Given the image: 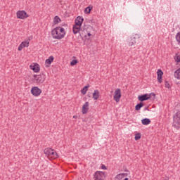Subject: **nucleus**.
I'll return each mask as SVG.
<instances>
[{
	"mask_svg": "<svg viewBox=\"0 0 180 180\" xmlns=\"http://www.w3.org/2000/svg\"><path fill=\"white\" fill-rule=\"evenodd\" d=\"M140 37H141V35L140 34H135L132 35L131 39L128 41L129 46H134Z\"/></svg>",
	"mask_w": 180,
	"mask_h": 180,
	"instance_id": "4",
	"label": "nucleus"
},
{
	"mask_svg": "<svg viewBox=\"0 0 180 180\" xmlns=\"http://www.w3.org/2000/svg\"><path fill=\"white\" fill-rule=\"evenodd\" d=\"M102 169H107L106 166L105 165H101Z\"/></svg>",
	"mask_w": 180,
	"mask_h": 180,
	"instance_id": "30",
	"label": "nucleus"
},
{
	"mask_svg": "<svg viewBox=\"0 0 180 180\" xmlns=\"http://www.w3.org/2000/svg\"><path fill=\"white\" fill-rule=\"evenodd\" d=\"M157 74H158V82H159V84H161V82H162V75H164V72H162V70L159 69L158 70Z\"/></svg>",
	"mask_w": 180,
	"mask_h": 180,
	"instance_id": "14",
	"label": "nucleus"
},
{
	"mask_svg": "<svg viewBox=\"0 0 180 180\" xmlns=\"http://www.w3.org/2000/svg\"><path fill=\"white\" fill-rule=\"evenodd\" d=\"M143 106H144V104L143 103H138L136 106H135V110H140V109H141V108H143Z\"/></svg>",
	"mask_w": 180,
	"mask_h": 180,
	"instance_id": "22",
	"label": "nucleus"
},
{
	"mask_svg": "<svg viewBox=\"0 0 180 180\" xmlns=\"http://www.w3.org/2000/svg\"><path fill=\"white\" fill-rule=\"evenodd\" d=\"M76 64H78V60H72L70 62V65H72V66L76 65Z\"/></svg>",
	"mask_w": 180,
	"mask_h": 180,
	"instance_id": "26",
	"label": "nucleus"
},
{
	"mask_svg": "<svg viewBox=\"0 0 180 180\" xmlns=\"http://www.w3.org/2000/svg\"><path fill=\"white\" fill-rule=\"evenodd\" d=\"M165 88L169 89V86H170L169 83H168V82H165Z\"/></svg>",
	"mask_w": 180,
	"mask_h": 180,
	"instance_id": "29",
	"label": "nucleus"
},
{
	"mask_svg": "<svg viewBox=\"0 0 180 180\" xmlns=\"http://www.w3.org/2000/svg\"><path fill=\"white\" fill-rule=\"evenodd\" d=\"M51 34L53 38L56 39L57 40L64 39V36H65V30L61 27H57L52 30Z\"/></svg>",
	"mask_w": 180,
	"mask_h": 180,
	"instance_id": "1",
	"label": "nucleus"
},
{
	"mask_svg": "<svg viewBox=\"0 0 180 180\" xmlns=\"http://www.w3.org/2000/svg\"><path fill=\"white\" fill-rule=\"evenodd\" d=\"M174 58H175L176 63H180V56L179 55L176 54V56Z\"/></svg>",
	"mask_w": 180,
	"mask_h": 180,
	"instance_id": "27",
	"label": "nucleus"
},
{
	"mask_svg": "<svg viewBox=\"0 0 180 180\" xmlns=\"http://www.w3.org/2000/svg\"><path fill=\"white\" fill-rule=\"evenodd\" d=\"M18 19H27L29 16L25 11H18L16 13Z\"/></svg>",
	"mask_w": 180,
	"mask_h": 180,
	"instance_id": "8",
	"label": "nucleus"
},
{
	"mask_svg": "<svg viewBox=\"0 0 180 180\" xmlns=\"http://www.w3.org/2000/svg\"><path fill=\"white\" fill-rule=\"evenodd\" d=\"M120 98H122V90L120 89H117L115 91V95H114V101L117 102H120Z\"/></svg>",
	"mask_w": 180,
	"mask_h": 180,
	"instance_id": "7",
	"label": "nucleus"
},
{
	"mask_svg": "<svg viewBox=\"0 0 180 180\" xmlns=\"http://www.w3.org/2000/svg\"><path fill=\"white\" fill-rule=\"evenodd\" d=\"M44 154H45L46 157H49L51 160H56V158H58V155L57 154V152H56L51 148H45L44 150Z\"/></svg>",
	"mask_w": 180,
	"mask_h": 180,
	"instance_id": "2",
	"label": "nucleus"
},
{
	"mask_svg": "<svg viewBox=\"0 0 180 180\" xmlns=\"http://www.w3.org/2000/svg\"><path fill=\"white\" fill-rule=\"evenodd\" d=\"M88 36H92V34L91 32L87 33Z\"/></svg>",
	"mask_w": 180,
	"mask_h": 180,
	"instance_id": "31",
	"label": "nucleus"
},
{
	"mask_svg": "<svg viewBox=\"0 0 180 180\" xmlns=\"http://www.w3.org/2000/svg\"><path fill=\"white\" fill-rule=\"evenodd\" d=\"M34 78L37 84H43V82L46 81V75H44V74L34 75Z\"/></svg>",
	"mask_w": 180,
	"mask_h": 180,
	"instance_id": "5",
	"label": "nucleus"
},
{
	"mask_svg": "<svg viewBox=\"0 0 180 180\" xmlns=\"http://www.w3.org/2000/svg\"><path fill=\"white\" fill-rule=\"evenodd\" d=\"M127 174L126 173H122L120 174H117L114 180H129V178L127 177Z\"/></svg>",
	"mask_w": 180,
	"mask_h": 180,
	"instance_id": "11",
	"label": "nucleus"
},
{
	"mask_svg": "<svg viewBox=\"0 0 180 180\" xmlns=\"http://www.w3.org/2000/svg\"><path fill=\"white\" fill-rule=\"evenodd\" d=\"M53 61H54V57L53 56H50L45 61L46 67H49L50 65H51V63H53Z\"/></svg>",
	"mask_w": 180,
	"mask_h": 180,
	"instance_id": "15",
	"label": "nucleus"
},
{
	"mask_svg": "<svg viewBox=\"0 0 180 180\" xmlns=\"http://www.w3.org/2000/svg\"><path fill=\"white\" fill-rule=\"evenodd\" d=\"M31 70H33L34 72H39L40 71V66L39 64L30 65Z\"/></svg>",
	"mask_w": 180,
	"mask_h": 180,
	"instance_id": "17",
	"label": "nucleus"
},
{
	"mask_svg": "<svg viewBox=\"0 0 180 180\" xmlns=\"http://www.w3.org/2000/svg\"><path fill=\"white\" fill-rule=\"evenodd\" d=\"M146 110H148V108H146Z\"/></svg>",
	"mask_w": 180,
	"mask_h": 180,
	"instance_id": "34",
	"label": "nucleus"
},
{
	"mask_svg": "<svg viewBox=\"0 0 180 180\" xmlns=\"http://www.w3.org/2000/svg\"><path fill=\"white\" fill-rule=\"evenodd\" d=\"M91 10H92V7L88 6L85 8L84 12L85 13H91Z\"/></svg>",
	"mask_w": 180,
	"mask_h": 180,
	"instance_id": "24",
	"label": "nucleus"
},
{
	"mask_svg": "<svg viewBox=\"0 0 180 180\" xmlns=\"http://www.w3.org/2000/svg\"><path fill=\"white\" fill-rule=\"evenodd\" d=\"M30 43V39H28L21 43L22 47H29V44Z\"/></svg>",
	"mask_w": 180,
	"mask_h": 180,
	"instance_id": "20",
	"label": "nucleus"
},
{
	"mask_svg": "<svg viewBox=\"0 0 180 180\" xmlns=\"http://www.w3.org/2000/svg\"><path fill=\"white\" fill-rule=\"evenodd\" d=\"M141 123L144 126H147V125L150 124V123H151V120L148 118H145V119L141 120Z\"/></svg>",
	"mask_w": 180,
	"mask_h": 180,
	"instance_id": "19",
	"label": "nucleus"
},
{
	"mask_svg": "<svg viewBox=\"0 0 180 180\" xmlns=\"http://www.w3.org/2000/svg\"><path fill=\"white\" fill-rule=\"evenodd\" d=\"M89 88V84H88L87 86H85L82 90H81V93L82 94V95H85L86 94V92L88 91V89Z\"/></svg>",
	"mask_w": 180,
	"mask_h": 180,
	"instance_id": "21",
	"label": "nucleus"
},
{
	"mask_svg": "<svg viewBox=\"0 0 180 180\" xmlns=\"http://www.w3.org/2000/svg\"><path fill=\"white\" fill-rule=\"evenodd\" d=\"M89 27H90L91 29H92V27H91V25H89Z\"/></svg>",
	"mask_w": 180,
	"mask_h": 180,
	"instance_id": "32",
	"label": "nucleus"
},
{
	"mask_svg": "<svg viewBox=\"0 0 180 180\" xmlns=\"http://www.w3.org/2000/svg\"><path fill=\"white\" fill-rule=\"evenodd\" d=\"M79 30H81V26H78L75 25L72 27V31L74 34H77V33H79Z\"/></svg>",
	"mask_w": 180,
	"mask_h": 180,
	"instance_id": "18",
	"label": "nucleus"
},
{
	"mask_svg": "<svg viewBox=\"0 0 180 180\" xmlns=\"http://www.w3.org/2000/svg\"><path fill=\"white\" fill-rule=\"evenodd\" d=\"M88 110H89V103L86 102L82 106V114L86 115V113H88Z\"/></svg>",
	"mask_w": 180,
	"mask_h": 180,
	"instance_id": "12",
	"label": "nucleus"
},
{
	"mask_svg": "<svg viewBox=\"0 0 180 180\" xmlns=\"http://www.w3.org/2000/svg\"><path fill=\"white\" fill-rule=\"evenodd\" d=\"M173 127L180 129V111L176 112L173 117Z\"/></svg>",
	"mask_w": 180,
	"mask_h": 180,
	"instance_id": "3",
	"label": "nucleus"
},
{
	"mask_svg": "<svg viewBox=\"0 0 180 180\" xmlns=\"http://www.w3.org/2000/svg\"><path fill=\"white\" fill-rule=\"evenodd\" d=\"M153 96H155V94H153Z\"/></svg>",
	"mask_w": 180,
	"mask_h": 180,
	"instance_id": "33",
	"label": "nucleus"
},
{
	"mask_svg": "<svg viewBox=\"0 0 180 180\" xmlns=\"http://www.w3.org/2000/svg\"><path fill=\"white\" fill-rule=\"evenodd\" d=\"M31 94L33 96H40V95H41V89L38 86H33L31 89Z\"/></svg>",
	"mask_w": 180,
	"mask_h": 180,
	"instance_id": "6",
	"label": "nucleus"
},
{
	"mask_svg": "<svg viewBox=\"0 0 180 180\" xmlns=\"http://www.w3.org/2000/svg\"><path fill=\"white\" fill-rule=\"evenodd\" d=\"M100 92L99 90L96 89L94 90V93H93V99L94 101H98V99H99V96H100Z\"/></svg>",
	"mask_w": 180,
	"mask_h": 180,
	"instance_id": "16",
	"label": "nucleus"
},
{
	"mask_svg": "<svg viewBox=\"0 0 180 180\" xmlns=\"http://www.w3.org/2000/svg\"><path fill=\"white\" fill-rule=\"evenodd\" d=\"M141 139V134L138 133L135 135V140L137 141V140H140Z\"/></svg>",
	"mask_w": 180,
	"mask_h": 180,
	"instance_id": "25",
	"label": "nucleus"
},
{
	"mask_svg": "<svg viewBox=\"0 0 180 180\" xmlns=\"http://www.w3.org/2000/svg\"><path fill=\"white\" fill-rule=\"evenodd\" d=\"M95 180H104L105 179V172H96L94 174Z\"/></svg>",
	"mask_w": 180,
	"mask_h": 180,
	"instance_id": "9",
	"label": "nucleus"
},
{
	"mask_svg": "<svg viewBox=\"0 0 180 180\" xmlns=\"http://www.w3.org/2000/svg\"><path fill=\"white\" fill-rule=\"evenodd\" d=\"M53 22L54 23L57 24V23H60V22H61V19H60V17L58 16H55V18H53Z\"/></svg>",
	"mask_w": 180,
	"mask_h": 180,
	"instance_id": "23",
	"label": "nucleus"
},
{
	"mask_svg": "<svg viewBox=\"0 0 180 180\" xmlns=\"http://www.w3.org/2000/svg\"><path fill=\"white\" fill-rule=\"evenodd\" d=\"M84 22V18L81 17V16H78L77 17V18L75 19V25H76L77 26H82V23Z\"/></svg>",
	"mask_w": 180,
	"mask_h": 180,
	"instance_id": "13",
	"label": "nucleus"
},
{
	"mask_svg": "<svg viewBox=\"0 0 180 180\" xmlns=\"http://www.w3.org/2000/svg\"><path fill=\"white\" fill-rule=\"evenodd\" d=\"M165 180H168L167 179H165Z\"/></svg>",
	"mask_w": 180,
	"mask_h": 180,
	"instance_id": "35",
	"label": "nucleus"
},
{
	"mask_svg": "<svg viewBox=\"0 0 180 180\" xmlns=\"http://www.w3.org/2000/svg\"><path fill=\"white\" fill-rule=\"evenodd\" d=\"M18 50V51H22V50H23V46L21 45V44L19 45Z\"/></svg>",
	"mask_w": 180,
	"mask_h": 180,
	"instance_id": "28",
	"label": "nucleus"
},
{
	"mask_svg": "<svg viewBox=\"0 0 180 180\" xmlns=\"http://www.w3.org/2000/svg\"><path fill=\"white\" fill-rule=\"evenodd\" d=\"M151 98V94H143L138 96L139 101L140 102H144V101H148Z\"/></svg>",
	"mask_w": 180,
	"mask_h": 180,
	"instance_id": "10",
	"label": "nucleus"
}]
</instances>
